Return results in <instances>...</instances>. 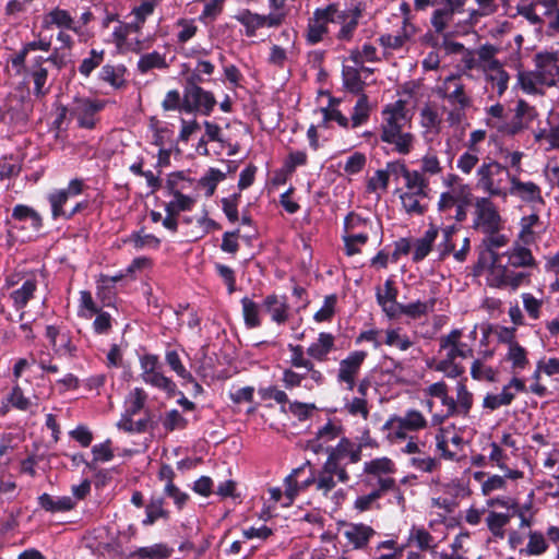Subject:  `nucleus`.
I'll use <instances>...</instances> for the list:
<instances>
[{"mask_svg": "<svg viewBox=\"0 0 559 559\" xmlns=\"http://www.w3.org/2000/svg\"><path fill=\"white\" fill-rule=\"evenodd\" d=\"M343 536L355 549L365 548L376 535V531L364 523H347L343 526Z\"/></svg>", "mask_w": 559, "mask_h": 559, "instance_id": "c756f323", "label": "nucleus"}, {"mask_svg": "<svg viewBox=\"0 0 559 559\" xmlns=\"http://www.w3.org/2000/svg\"><path fill=\"white\" fill-rule=\"evenodd\" d=\"M425 395L431 399H438L441 403L442 416H433L436 423H441L443 418L454 415V399L449 395L448 385L443 381L435 382L424 390Z\"/></svg>", "mask_w": 559, "mask_h": 559, "instance_id": "7c9ffc66", "label": "nucleus"}, {"mask_svg": "<svg viewBox=\"0 0 559 559\" xmlns=\"http://www.w3.org/2000/svg\"><path fill=\"white\" fill-rule=\"evenodd\" d=\"M438 236V230L435 227H430L425 231L421 238L416 239L413 242V261L419 262L424 260L432 249Z\"/></svg>", "mask_w": 559, "mask_h": 559, "instance_id": "c03bdc74", "label": "nucleus"}, {"mask_svg": "<svg viewBox=\"0 0 559 559\" xmlns=\"http://www.w3.org/2000/svg\"><path fill=\"white\" fill-rule=\"evenodd\" d=\"M329 34V22L322 10L317 8L308 21L306 40L310 45H316L324 39Z\"/></svg>", "mask_w": 559, "mask_h": 559, "instance_id": "473e14b6", "label": "nucleus"}, {"mask_svg": "<svg viewBox=\"0 0 559 559\" xmlns=\"http://www.w3.org/2000/svg\"><path fill=\"white\" fill-rule=\"evenodd\" d=\"M409 120L408 112L402 100L386 106L382 111L381 136L393 135V133L403 131Z\"/></svg>", "mask_w": 559, "mask_h": 559, "instance_id": "b1692460", "label": "nucleus"}, {"mask_svg": "<svg viewBox=\"0 0 559 559\" xmlns=\"http://www.w3.org/2000/svg\"><path fill=\"white\" fill-rule=\"evenodd\" d=\"M536 70L542 76V81L546 83L548 87L555 86L559 82V58L557 53H537Z\"/></svg>", "mask_w": 559, "mask_h": 559, "instance_id": "c85d7f7f", "label": "nucleus"}, {"mask_svg": "<svg viewBox=\"0 0 559 559\" xmlns=\"http://www.w3.org/2000/svg\"><path fill=\"white\" fill-rule=\"evenodd\" d=\"M173 548L159 543L146 547H141L135 551L136 559H167L171 556Z\"/></svg>", "mask_w": 559, "mask_h": 559, "instance_id": "13d9d810", "label": "nucleus"}, {"mask_svg": "<svg viewBox=\"0 0 559 559\" xmlns=\"http://www.w3.org/2000/svg\"><path fill=\"white\" fill-rule=\"evenodd\" d=\"M335 347V337L331 333L321 332L318 338L307 348L310 358L317 361H325Z\"/></svg>", "mask_w": 559, "mask_h": 559, "instance_id": "c9c22d12", "label": "nucleus"}, {"mask_svg": "<svg viewBox=\"0 0 559 559\" xmlns=\"http://www.w3.org/2000/svg\"><path fill=\"white\" fill-rule=\"evenodd\" d=\"M165 360L169 368L182 380L192 381V374L182 365L181 358L177 350H167L165 354Z\"/></svg>", "mask_w": 559, "mask_h": 559, "instance_id": "774afa93", "label": "nucleus"}, {"mask_svg": "<svg viewBox=\"0 0 559 559\" xmlns=\"http://www.w3.org/2000/svg\"><path fill=\"white\" fill-rule=\"evenodd\" d=\"M126 68L123 66L106 64L102 68L99 76L114 87H120L124 82Z\"/></svg>", "mask_w": 559, "mask_h": 559, "instance_id": "0e129e2a", "label": "nucleus"}, {"mask_svg": "<svg viewBox=\"0 0 559 559\" xmlns=\"http://www.w3.org/2000/svg\"><path fill=\"white\" fill-rule=\"evenodd\" d=\"M460 233L461 230L455 226H448L442 229V241L437 247L440 259H443L450 253L454 255V251L460 241Z\"/></svg>", "mask_w": 559, "mask_h": 559, "instance_id": "8fccbe9b", "label": "nucleus"}, {"mask_svg": "<svg viewBox=\"0 0 559 559\" xmlns=\"http://www.w3.org/2000/svg\"><path fill=\"white\" fill-rule=\"evenodd\" d=\"M216 105L213 93L205 91L197 84L186 86L182 96V112H199L210 116Z\"/></svg>", "mask_w": 559, "mask_h": 559, "instance_id": "f8f14e48", "label": "nucleus"}, {"mask_svg": "<svg viewBox=\"0 0 559 559\" xmlns=\"http://www.w3.org/2000/svg\"><path fill=\"white\" fill-rule=\"evenodd\" d=\"M194 200L191 197L185 195L178 191L173 193V199L166 203L165 210L167 214H179L185 211L191 210Z\"/></svg>", "mask_w": 559, "mask_h": 559, "instance_id": "69168bd1", "label": "nucleus"}, {"mask_svg": "<svg viewBox=\"0 0 559 559\" xmlns=\"http://www.w3.org/2000/svg\"><path fill=\"white\" fill-rule=\"evenodd\" d=\"M262 307L274 323L281 325L288 320L289 306L285 296L267 295L263 299Z\"/></svg>", "mask_w": 559, "mask_h": 559, "instance_id": "2f4dec72", "label": "nucleus"}, {"mask_svg": "<svg viewBox=\"0 0 559 559\" xmlns=\"http://www.w3.org/2000/svg\"><path fill=\"white\" fill-rule=\"evenodd\" d=\"M384 344L405 352L412 347L413 341L402 328L388 329L384 332Z\"/></svg>", "mask_w": 559, "mask_h": 559, "instance_id": "6e6d98bb", "label": "nucleus"}, {"mask_svg": "<svg viewBox=\"0 0 559 559\" xmlns=\"http://www.w3.org/2000/svg\"><path fill=\"white\" fill-rule=\"evenodd\" d=\"M520 234L519 237L523 243L528 245L535 240L537 233L542 231L543 224L536 212L527 216H523L520 221Z\"/></svg>", "mask_w": 559, "mask_h": 559, "instance_id": "79ce46f5", "label": "nucleus"}, {"mask_svg": "<svg viewBox=\"0 0 559 559\" xmlns=\"http://www.w3.org/2000/svg\"><path fill=\"white\" fill-rule=\"evenodd\" d=\"M372 223L368 218L352 212L344 219L343 241L347 255H355L361 251L369 239Z\"/></svg>", "mask_w": 559, "mask_h": 559, "instance_id": "6e6552de", "label": "nucleus"}, {"mask_svg": "<svg viewBox=\"0 0 559 559\" xmlns=\"http://www.w3.org/2000/svg\"><path fill=\"white\" fill-rule=\"evenodd\" d=\"M141 379L144 383L162 390L166 393H174L175 382L163 372V366L157 355L144 354L139 357Z\"/></svg>", "mask_w": 559, "mask_h": 559, "instance_id": "9d476101", "label": "nucleus"}, {"mask_svg": "<svg viewBox=\"0 0 559 559\" xmlns=\"http://www.w3.org/2000/svg\"><path fill=\"white\" fill-rule=\"evenodd\" d=\"M326 20L332 24H338L340 29L336 33V39L343 43L352 41L362 16V9L359 4L341 9L336 2L322 8Z\"/></svg>", "mask_w": 559, "mask_h": 559, "instance_id": "423d86ee", "label": "nucleus"}, {"mask_svg": "<svg viewBox=\"0 0 559 559\" xmlns=\"http://www.w3.org/2000/svg\"><path fill=\"white\" fill-rule=\"evenodd\" d=\"M36 288L37 283L34 278H26L21 285L8 281L2 295L16 310H21L27 305L28 300L33 298Z\"/></svg>", "mask_w": 559, "mask_h": 559, "instance_id": "cd10ccee", "label": "nucleus"}, {"mask_svg": "<svg viewBox=\"0 0 559 559\" xmlns=\"http://www.w3.org/2000/svg\"><path fill=\"white\" fill-rule=\"evenodd\" d=\"M290 350L289 362L294 368H302L309 372V380L317 385H321L324 382V376L322 372L314 368L313 362L305 357L304 348L300 345H288Z\"/></svg>", "mask_w": 559, "mask_h": 559, "instance_id": "72a5a7b5", "label": "nucleus"}, {"mask_svg": "<svg viewBox=\"0 0 559 559\" xmlns=\"http://www.w3.org/2000/svg\"><path fill=\"white\" fill-rule=\"evenodd\" d=\"M44 26L47 28L56 26L60 29L73 31L75 33L80 31L71 14L67 10L59 8L51 10L45 15Z\"/></svg>", "mask_w": 559, "mask_h": 559, "instance_id": "4c0bfd02", "label": "nucleus"}, {"mask_svg": "<svg viewBox=\"0 0 559 559\" xmlns=\"http://www.w3.org/2000/svg\"><path fill=\"white\" fill-rule=\"evenodd\" d=\"M284 485L286 486V504H293L300 491L311 486L316 487V471L312 469L310 462L307 461L300 467L293 469L292 473L286 476Z\"/></svg>", "mask_w": 559, "mask_h": 559, "instance_id": "4468645a", "label": "nucleus"}, {"mask_svg": "<svg viewBox=\"0 0 559 559\" xmlns=\"http://www.w3.org/2000/svg\"><path fill=\"white\" fill-rule=\"evenodd\" d=\"M98 311H99V309H98L96 302L94 301L92 294L87 290L80 292L78 316L80 318L90 320L96 313H98Z\"/></svg>", "mask_w": 559, "mask_h": 559, "instance_id": "338daca9", "label": "nucleus"}, {"mask_svg": "<svg viewBox=\"0 0 559 559\" xmlns=\"http://www.w3.org/2000/svg\"><path fill=\"white\" fill-rule=\"evenodd\" d=\"M557 3V0H520L515 8L516 13L531 24L540 25L544 22V15L551 14Z\"/></svg>", "mask_w": 559, "mask_h": 559, "instance_id": "393cba45", "label": "nucleus"}, {"mask_svg": "<svg viewBox=\"0 0 559 559\" xmlns=\"http://www.w3.org/2000/svg\"><path fill=\"white\" fill-rule=\"evenodd\" d=\"M367 358L364 350H354L338 362L336 371V381L347 391H353L356 386L357 377L361 366Z\"/></svg>", "mask_w": 559, "mask_h": 559, "instance_id": "dca6fc26", "label": "nucleus"}, {"mask_svg": "<svg viewBox=\"0 0 559 559\" xmlns=\"http://www.w3.org/2000/svg\"><path fill=\"white\" fill-rule=\"evenodd\" d=\"M348 480L349 475L346 469H336L324 462L322 467L316 471L314 490L322 497L331 499L334 504H340L345 497V491L336 486L338 483L345 484Z\"/></svg>", "mask_w": 559, "mask_h": 559, "instance_id": "0eeeda50", "label": "nucleus"}, {"mask_svg": "<svg viewBox=\"0 0 559 559\" xmlns=\"http://www.w3.org/2000/svg\"><path fill=\"white\" fill-rule=\"evenodd\" d=\"M504 360L510 365L513 377H518L530 366L528 352L520 344L507 348Z\"/></svg>", "mask_w": 559, "mask_h": 559, "instance_id": "e433bc0d", "label": "nucleus"}, {"mask_svg": "<svg viewBox=\"0 0 559 559\" xmlns=\"http://www.w3.org/2000/svg\"><path fill=\"white\" fill-rule=\"evenodd\" d=\"M343 86L349 93L355 95L364 94L365 81L361 79L360 70L357 67L343 66L342 69Z\"/></svg>", "mask_w": 559, "mask_h": 559, "instance_id": "a18cd8bd", "label": "nucleus"}, {"mask_svg": "<svg viewBox=\"0 0 559 559\" xmlns=\"http://www.w3.org/2000/svg\"><path fill=\"white\" fill-rule=\"evenodd\" d=\"M39 506L47 512H68L75 508V500L69 496L55 497L43 493L38 497Z\"/></svg>", "mask_w": 559, "mask_h": 559, "instance_id": "58836bf2", "label": "nucleus"}, {"mask_svg": "<svg viewBox=\"0 0 559 559\" xmlns=\"http://www.w3.org/2000/svg\"><path fill=\"white\" fill-rule=\"evenodd\" d=\"M492 264L488 271V284L497 288L518 289L530 283L531 274L527 271H514L511 266L503 265L498 254H493Z\"/></svg>", "mask_w": 559, "mask_h": 559, "instance_id": "1a4fd4ad", "label": "nucleus"}, {"mask_svg": "<svg viewBox=\"0 0 559 559\" xmlns=\"http://www.w3.org/2000/svg\"><path fill=\"white\" fill-rule=\"evenodd\" d=\"M11 229H28L31 234L27 238H32L37 234L43 225L41 216L31 206L17 204L13 207L11 219L7 221Z\"/></svg>", "mask_w": 559, "mask_h": 559, "instance_id": "5701e85b", "label": "nucleus"}, {"mask_svg": "<svg viewBox=\"0 0 559 559\" xmlns=\"http://www.w3.org/2000/svg\"><path fill=\"white\" fill-rule=\"evenodd\" d=\"M395 471L393 461L385 456L373 459L364 464L367 483L382 491H388L395 486V480L392 477Z\"/></svg>", "mask_w": 559, "mask_h": 559, "instance_id": "9b49d317", "label": "nucleus"}, {"mask_svg": "<svg viewBox=\"0 0 559 559\" xmlns=\"http://www.w3.org/2000/svg\"><path fill=\"white\" fill-rule=\"evenodd\" d=\"M348 59L355 66H362L365 62H376L379 60L377 48L371 44H364L361 48L350 50Z\"/></svg>", "mask_w": 559, "mask_h": 559, "instance_id": "680f3d73", "label": "nucleus"}, {"mask_svg": "<svg viewBox=\"0 0 559 559\" xmlns=\"http://www.w3.org/2000/svg\"><path fill=\"white\" fill-rule=\"evenodd\" d=\"M509 195L530 204L534 211L545 204L540 187L533 181H523L518 174L510 176L507 198Z\"/></svg>", "mask_w": 559, "mask_h": 559, "instance_id": "2eb2a0df", "label": "nucleus"}, {"mask_svg": "<svg viewBox=\"0 0 559 559\" xmlns=\"http://www.w3.org/2000/svg\"><path fill=\"white\" fill-rule=\"evenodd\" d=\"M485 72L487 81L490 83L491 88L501 96L508 88L509 75L502 68V64H496L493 67L487 66Z\"/></svg>", "mask_w": 559, "mask_h": 559, "instance_id": "09e8293b", "label": "nucleus"}, {"mask_svg": "<svg viewBox=\"0 0 559 559\" xmlns=\"http://www.w3.org/2000/svg\"><path fill=\"white\" fill-rule=\"evenodd\" d=\"M344 412L353 417H359L367 420L369 417L370 408L367 399L364 396H354L344 400Z\"/></svg>", "mask_w": 559, "mask_h": 559, "instance_id": "4d7b16f0", "label": "nucleus"}, {"mask_svg": "<svg viewBox=\"0 0 559 559\" xmlns=\"http://www.w3.org/2000/svg\"><path fill=\"white\" fill-rule=\"evenodd\" d=\"M472 188L467 183H457L441 192L437 209L441 216L456 222H464L467 217V209L472 204Z\"/></svg>", "mask_w": 559, "mask_h": 559, "instance_id": "20e7f679", "label": "nucleus"}, {"mask_svg": "<svg viewBox=\"0 0 559 559\" xmlns=\"http://www.w3.org/2000/svg\"><path fill=\"white\" fill-rule=\"evenodd\" d=\"M106 102L96 98H78L72 107V116L78 124L84 129H93L97 122V115L105 108Z\"/></svg>", "mask_w": 559, "mask_h": 559, "instance_id": "4be33fe9", "label": "nucleus"}, {"mask_svg": "<svg viewBox=\"0 0 559 559\" xmlns=\"http://www.w3.org/2000/svg\"><path fill=\"white\" fill-rule=\"evenodd\" d=\"M44 62L45 58L41 56H37L33 59L29 73L34 82V94L37 97L46 95L49 91V88L46 87L48 71L47 69L43 68Z\"/></svg>", "mask_w": 559, "mask_h": 559, "instance_id": "ea45409f", "label": "nucleus"}, {"mask_svg": "<svg viewBox=\"0 0 559 559\" xmlns=\"http://www.w3.org/2000/svg\"><path fill=\"white\" fill-rule=\"evenodd\" d=\"M136 67L138 70L144 74L154 69H166L168 64L164 55L159 53L158 51H152L141 55Z\"/></svg>", "mask_w": 559, "mask_h": 559, "instance_id": "5fc2aeb1", "label": "nucleus"}, {"mask_svg": "<svg viewBox=\"0 0 559 559\" xmlns=\"http://www.w3.org/2000/svg\"><path fill=\"white\" fill-rule=\"evenodd\" d=\"M361 459V445L342 437L328 454L325 463L336 469H346L347 464H355Z\"/></svg>", "mask_w": 559, "mask_h": 559, "instance_id": "a211bd4d", "label": "nucleus"}, {"mask_svg": "<svg viewBox=\"0 0 559 559\" xmlns=\"http://www.w3.org/2000/svg\"><path fill=\"white\" fill-rule=\"evenodd\" d=\"M147 393L142 388H134L129 392L124 401V412L136 415L145 405Z\"/></svg>", "mask_w": 559, "mask_h": 559, "instance_id": "052dcab7", "label": "nucleus"}, {"mask_svg": "<svg viewBox=\"0 0 559 559\" xmlns=\"http://www.w3.org/2000/svg\"><path fill=\"white\" fill-rule=\"evenodd\" d=\"M240 302L242 307V316L246 326L248 329L259 328L262 323L260 316V305L250 299L249 297H243Z\"/></svg>", "mask_w": 559, "mask_h": 559, "instance_id": "864d4df0", "label": "nucleus"}, {"mask_svg": "<svg viewBox=\"0 0 559 559\" xmlns=\"http://www.w3.org/2000/svg\"><path fill=\"white\" fill-rule=\"evenodd\" d=\"M473 226L483 233L499 231L501 228V217L489 198L476 200Z\"/></svg>", "mask_w": 559, "mask_h": 559, "instance_id": "aec40b11", "label": "nucleus"}, {"mask_svg": "<svg viewBox=\"0 0 559 559\" xmlns=\"http://www.w3.org/2000/svg\"><path fill=\"white\" fill-rule=\"evenodd\" d=\"M464 440L453 428H442L436 435V448L445 460L457 461Z\"/></svg>", "mask_w": 559, "mask_h": 559, "instance_id": "bb28decb", "label": "nucleus"}, {"mask_svg": "<svg viewBox=\"0 0 559 559\" xmlns=\"http://www.w3.org/2000/svg\"><path fill=\"white\" fill-rule=\"evenodd\" d=\"M440 358L436 364V370L447 377L456 378L464 372V367L457 359H466L473 356V344L462 340V330L454 329L440 337Z\"/></svg>", "mask_w": 559, "mask_h": 559, "instance_id": "f257e3e1", "label": "nucleus"}, {"mask_svg": "<svg viewBox=\"0 0 559 559\" xmlns=\"http://www.w3.org/2000/svg\"><path fill=\"white\" fill-rule=\"evenodd\" d=\"M509 513L490 512L486 518L488 530L495 537H504V526L510 522Z\"/></svg>", "mask_w": 559, "mask_h": 559, "instance_id": "e2e57ef3", "label": "nucleus"}, {"mask_svg": "<svg viewBox=\"0 0 559 559\" xmlns=\"http://www.w3.org/2000/svg\"><path fill=\"white\" fill-rule=\"evenodd\" d=\"M518 81L521 88L526 94H543L545 87H548L547 84L542 81V76L537 70L520 72Z\"/></svg>", "mask_w": 559, "mask_h": 559, "instance_id": "49530a36", "label": "nucleus"}, {"mask_svg": "<svg viewBox=\"0 0 559 559\" xmlns=\"http://www.w3.org/2000/svg\"><path fill=\"white\" fill-rule=\"evenodd\" d=\"M512 175L514 174L507 166L488 157L477 168V185L490 197L507 199V183H510Z\"/></svg>", "mask_w": 559, "mask_h": 559, "instance_id": "7ed1b4c3", "label": "nucleus"}, {"mask_svg": "<svg viewBox=\"0 0 559 559\" xmlns=\"http://www.w3.org/2000/svg\"><path fill=\"white\" fill-rule=\"evenodd\" d=\"M341 436L342 427L335 423L328 421L318 430L316 437L307 442L306 449L314 454H329L334 447V441L340 440Z\"/></svg>", "mask_w": 559, "mask_h": 559, "instance_id": "a878e982", "label": "nucleus"}, {"mask_svg": "<svg viewBox=\"0 0 559 559\" xmlns=\"http://www.w3.org/2000/svg\"><path fill=\"white\" fill-rule=\"evenodd\" d=\"M428 427V420L417 409H407L403 415H392L383 424L382 431L385 440L393 445L404 443L411 433Z\"/></svg>", "mask_w": 559, "mask_h": 559, "instance_id": "f03ea898", "label": "nucleus"}, {"mask_svg": "<svg viewBox=\"0 0 559 559\" xmlns=\"http://www.w3.org/2000/svg\"><path fill=\"white\" fill-rule=\"evenodd\" d=\"M370 117V104L366 94H360L349 118L350 129L365 124Z\"/></svg>", "mask_w": 559, "mask_h": 559, "instance_id": "3c124183", "label": "nucleus"}, {"mask_svg": "<svg viewBox=\"0 0 559 559\" xmlns=\"http://www.w3.org/2000/svg\"><path fill=\"white\" fill-rule=\"evenodd\" d=\"M84 183L81 179H72L67 188L51 191L47 199L53 219L63 218L67 212V203L83 192Z\"/></svg>", "mask_w": 559, "mask_h": 559, "instance_id": "412c9836", "label": "nucleus"}, {"mask_svg": "<svg viewBox=\"0 0 559 559\" xmlns=\"http://www.w3.org/2000/svg\"><path fill=\"white\" fill-rule=\"evenodd\" d=\"M503 255L508 258L507 265L511 267H531L535 265V259L530 249L516 245Z\"/></svg>", "mask_w": 559, "mask_h": 559, "instance_id": "37998d69", "label": "nucleus"}, {"mask_svg": "<svg viewBox=\"0 0 559 559\" xmlns=\"http://www.w3.org/2000/svg\"><path fill=\"white\" fill-rule=\"evenodd\" d=\"M442 119L439 111L430 105L420 110V124L424 129L423 135L426 142H432L441 131Z\"/></svg>", "mask_w": 559, "mask_h": 559, "instance_id": "f704fd0d", "label": "nucleus"}, {"mask_svg": "<svg viewBox=\"0 0 559 559\" xmlns=\"http://www.w3.org/2000/svg\"><path fill=\"white\" fill-rule=\"evenodd\" d=\"M169 511L164 507L162 497H152L145 506V518L142 520L143 526H151L159 520H168Z\"/></svg>", "mask_w": 559, "mask_h": 559, "instance_id": "a19ab883", "label": "nucleus"}, {"mask_svg": "<svg viewBox=\"0 0 559 559\" xmlns=\"http://www.w3.org/2000/svg\"><path fill=\"white\" fill-rule=\"evenodd\" d=\"M403 210L409 215H423L427 210L426 199L429 192V180L418 170H414L400 190Z\"/></svg>", "mask_w": 559, "mask_h": 559, "instance_id": "39448f33", "label": "nucleus"}, {"mask_svg": "<svg viewBox=\"0 0 559 559\" xmlns=\"http://www.w3.org/2000/svg\"><path fill=\"white\" fill-rule=\"evenodd\" d=\"M408 544L420 550H435L437 547L435 537L424 527L413 525L408 533Z\"/></svg>", "mask_w": 559, "mask_h": 559, "instance_id": "de8ad7c7", "label": "nucleus"}, {"mask_svg": "<svg viewBox=\"0 0 559 559\" xmlns=\"http://www.w3.org/2000/svg\"><path fill=\"white\" fill-rule=\"evenodd\" d=\"M234 19L245 27L246 36L253 37L260 28L280 26L285 15L283 13L259 14L248 9H241Z\"/></svg>", "mask_w": 559, "mask_h": 559, "instance_id": "ddd939ff", "label": "nucleus"}, {"mask_svg": "<svg viewBox=\"0 0 559 559\" xmlns=\"http://www.w3.org/2000/svg\"><path fill=\"white\" fill-rule=\"evenodd\" d=\"M473 406V394L466 385L459 382L456 385V399L454 400V415L466 416Z\"/></svg>", "mask_w": 559, "mask_h": 559, "instance_id": "bf43d9fd", "label": "nucleus"}, {"mask_svg": "<svg viewBox=\"0 0 559 559\" xmlns=\"http://www.w3.org/2000/svg\"><path fill=\"white\" fill-rule=\"evenodd\" d=\"M381 140L392 144L397 153L406 155L413 150L415 136L411 132L403 130L393 133V135L381 136Z\"/></svg>", "mask_w": 559, "mask_h": 559, "instance_id": "603ef678", "label": "nucleus"}, {"mask_svg": "<svg viewBox=\"0 0 559 559\" xmlns=\"http://www.w3.org/2000/svg\"><path fill=\"white\" fill-rule=\"evenodd\" d=\"M525 391V381L519 377H512V379L502 386L499 393H487L485 395L483 408L493 412L502 406H509L519 393Z\"/></svg>", "mask_w": 559, "mask_h": 559, "instance_id": "6ab92c4d", "label": "nucleus"}, {"mask_svg": "<svg viewBox=\"0 0 559 559\" xmlns=\"http://www.w3.org/2000/svg\"><path fill=\"white\" fill-rule=\"evenodd\" d=\"M436 94L442 99L448 100L452 106L468 108L472 105V99L465 92V86L457 74L444 78L436 86Z\"/></svg>", "mask_w": 559, "mask_h": 559, "instance_id": "f3484780", "label": "nucleus"}]
</instances>
